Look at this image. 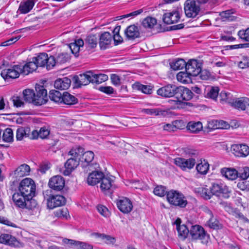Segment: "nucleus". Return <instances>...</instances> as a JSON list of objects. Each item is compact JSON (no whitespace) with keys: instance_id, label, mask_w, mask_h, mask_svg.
I'll return each mask as SVG.
<instances>
[{"instance_id":"nucleus-62","label":"nucleus","mask_w":249,"mask_h":249,"mask_svg":"<svg viewBox=\"0 0 249 249\" xmlns=\"http://www.w3.org/2000/svg\"><path fill=\"white\" fill-rule=\"evenodd\" d=\"M97 210L99 213L105 217H107L109 215V212L108 209L103 205L98 206Z\"/></svg>"},{"instance_id":"nucleus-45","label":"nucleus","mask_w":249,"mask_h":249,"mask_svg":"<svg viewBox=\"0 0 249 249\" xmlns=\"http://www.w3.org/2000/svg\"><path fill=\"white\" fill-rule=\"evenodd\" d=\"M29 132V128H24L20 127L17 129L16 138L18 141H21L25 137H28V133Z\"/></svg>"},{"instance_id":"nucleus-34","label":"nucleus","mask_w":249,"mask_h":249,"mask_svg":"<svg viewBox=\"0 0 249 249\" xmlns=\"http://www.w3.org/2000/svg\"><path fill=\"white\" fill-rule=\"evenodd\" d=\"M188 130L190 132L196 133L202 129V124L200 122H190L187 125Z\"/></svg>"},{"instance_id":"nucleus-3","label":"nucleus","mask_w":249,"mask_h":249,"mask_svg":"<svg viewBox=\"0 0 249 249\" xmlns=\"http://www.w3.org/2000/svg\"><path fill=\"white\" fill-rule=\"evenodd\" d=\"M36 189L35 183L31 178L22 179L18 187V191L27 197H30V199L35 196Z\"/></svg>"},{"instance_id":"nucleus-40","label":"nucleus","mask_w":249,"mask_h":249,"mask_svg":"<svg viewBox=\"0 0 249 249\" xmlns=\"http://www.w3.org/2000/svg\"><path fill=\"white\" fill-rule=\"evenodd\" d=\"M186 62L183 59H178L175 62H173L170 64L171 68L175 71L181 70L185 68L186 69Z\"/></svg>"},{"instance_id":"nucleus-21","label":"nucleus","mask_w":249,"mask_h":249,"mask_svg":"<svg viewBox=\"0 0 249 249\" xmlns=\"http://www.w3.org/2000/svg\"><path fill=\"white\" fill-rule=\"evenodd\" d=\"M112 40V36L108 32L101 34L99 44L101 49L105 50L109 47Z\"/></svg>"},{"instance_id":"nucleus-12","label":"nucleus","mask_w":249,"mask_h":249,"mask_svg":"<svg viewBox=\"0 0 249 249\" xmlns=\"http://www.w3.org/2000/svg\"><path fill=\"white\" fill-rule=\"evenodd\" d=\"M211 189L213 195L222 196L225 198H228L230 196L229 194L231 191L229 187L224 184L214 183L212 184Z\"/></svg>"},{"instance_id":"nucleus-9","label":"nucleus","mask_w":249,"mask_h":249,"mask_svg":"<svg viewBox=\"0 0 249 249\" xmlns=\"http://www.w3.org/2000/svg\"><path fill=\"white\" fill-rule=\"evenodd\" d=\"M20 73H23L21 66L16 65L10 68L3 70L1 71L0 75L5 80H8L10 78H18Z\"/></svg>"},{"instance_id":"nucleus-51","label":"nucleus","mask_w":249,"mask_h":249,"mask_svg":"<svg viewBox=\"0 0 249 249\" xmlns=\"http://www.w3.org/2000/svg\"><path fill=\"white\" fill-rule=\"evenodd\" d=\"M233 14L232 10H228L220 12L219 15L223 20L227 19L228 20L231 21L233 20L234 17L232 16Z\"/></svg>"},{"instance_id":"nucleus-46","label":"nucleus","mask_w":249,"mask_h":249,"mask_svg":"<svg viewBox=\"0 0 249 249\" xmlns=\"http://www.w3.org/2000/svg\"><path fill=\"white\" fill-rule=\"evenodd\" d=\"M183 152L185 155L190 157L189 158H195L196 160L198 159L199 152L197 150L190 147L183 148Z\"/></svg>"},{"instance_id":"nucleus-64","label":"nucleus","mask_w":249,"mask_h":249,"mask_svg":"<svg viewBox=\"0 0 249 249\" xmlns=\"http://www.w3.org/2000/svg\"><path fill=\"white\" fill-rule=\"evenodd\" d=\"M69 58L68 55L66 53H61L57 55L56 62L59 63H64L66 62Z\"/></svg>"},{"instance_id":"nucleus-38","label":"nucleus","mask_w":249,"mask_h":249,"mask_svg":"<svg viewBox=\"0 0 249 249\" xmlns=\"http://www.w3.org/2000/svg\"><path fill=\"white\" fill-rule=\"evenodd\" d=\"M107 79L108 76L107 74H94L93 72V76L91 78V83L99 84L106 81Z\"/></svg>"},{"instance_id":"nucleus-19","label":"nucleus","mask_w":249,"mask_h":249,"mask_svg":"<svg viewBox=\"0 0 249 249\" xmlns=\"http://www.w3.org/2000/svg\"><path fill=\"white\" fill-rule=\"evenodd\" d=\"M185 70L189 75L193 76H198L200 71V64L196 60H190L186 65Z\"/></svg>"},{"instance_id":"nucleus-29","label":"nucleus","mask_w":249,"mask_h":249,"mask_svg":"<svg viewBox=\"0 0 249 249\" xmlns=\"http://www.w3.org/2000/svg\"><path fill=\"white\" fill-rule=\"evenodd\" d=\"M62 103L67 105H75L78 102V99L68 92H64L62 96Z\"/></svg>"},{"instance_id":"nucleus-50","label":"nucleus","mask_w":249,"mask_h":249,"mask_svg":"<svg viewBox=\"0 0 249 249\" xmlns=\"http://www.w3.org/2000/svg\"><path fill=\"white\" fill-rule=\"evenodd\" d=\"M171 103L175 105L174 108L181 109L185 108L187 106H191L192 103L189 102H182L180 100H171Z\"/></svg>"},{"instance_id":"nucleus-61","label":"nucleus","mask_w":249,"mask_h":249,"mask_svg":"<svg viewBox=\"0 0 249 249\" xmlns=\"http://www.w3.org/2000/svg\"><path fill=\"white\" fill-rule=\"evenodd\" d=\"M230 93L226 92L225 91H222L219 94L221 100L225 101L230 104V102H232V100L230 99Z\"/></svg>"},{"instance_id":"nucleus-53","label":"nucleus","mask_w":249,"mask_h":249,"mask_svg":"<svg viewBox=\"0 0 249 249\" xmlns=\"http://www.w3.org/2000/svg\"><path fill=\"white\" fill-rule=\"evenodd\" d=\"M33 104L36 106H41L47 102V98L37 95L35 93Z\"/></svg>"},{"instance_id":"nucleus-24","label":"nucleus","mask_w":249,"mask_h":249,"mask_svg":"<svg viewBox=\"0 0 249 249\" xmlns=\"http://www.w3.org/2000/svg\"><path fill=\"white\" fill-rule=\"evenodd\" d=\"M125 35L127 39L133 40L140 36V32L138 27L135 25L129 26L125 30Z\"/></svg>"},{"instance_id":"nucleus-52","label":"nucleus","mask_w":249,"mask_h":249,"mask_svg":"<svg viewBox=\"0 0 249 249\" xmlns=\"http://www.w3.org/2000/svg\"><path fill=\"white\" fill-rule=\"evenodd\" d=\"M131 187L136 189L146 190L148 186L142 181L134 180L131 182Z\"/></svg>"},{"instance_id":"nucleus-11","label":"nucleus","mask_w":249,"mask_h":249,"mask_svg":"<svg viewBox=\"0 0 249 249\" xmlns=\"http://www.w3.org/2000/svg\"><path fill=\"white\" fill-rule=\"evenodd\" d=\"M196 163L195 158L184 159L177 158L174 160V163L183 171H187L193 169Z\"/></svg>"},{"instance_id":"nucleus-2","label":"nucleus","mask_w":249,"mask_h":249,"mask_svg":"<svg viewBox=\"0 0 249 249\" xmlns=\"http://www.w3.org/2000/svg\"><path fill=\"white\" fill-rule=\"evenodd\" d=\"M12 199L15 205L21 209L33 210L37 205L36 200L33 198L30 199V197H27L18 191L13 194Z\"/></svg>"},{"instance_id":"nucleus-39","label":"nucleus","mask_w":249,"mask_h":249,"mask_svg":"<svg viewBox=\"0 0 249 249\" xmlns=\"http://www.w3.org/2000/svg\"><path fill=\"white\" fill-rule=\"evenodd\" d=\"M219 89L217 87L208 88L206 97L215 100L219 94Z\"/></svg>"},{"instance_id":"nucleus-59","label":"nucleus","mask_w":249,"mask_h":249,"mask_svg":"<svg viewBox=\"0 0 249 249\" xmlns=\"http://www.w3.org/2000/svg\"><path fill=\"white\" fill-rule=\"evenodd\" d=\"M50 131L49 128L46 126L41 127L39 131V138L43 139H45L50 134Z\"/></svg>"},{"instance_id":"nucleus-35","label":"nucleus","mask_w":249,"mask_h":249,"mask_svg":"<svg viewBox=\"0 0 249 249\" xmlns=\"http://www.w3.org/2000/svg\"><path fill=\"white\" fill-rule=\"evenodd\" d=\"M157 24V19L151 17H147L144 18L142 25L145 29H152Z\"/></svg>"},{"instance_id":"nucleus-16","label":"nucleus","mask_w":249,"mask_h":249,"mask_svg":"<svg viewBox=\"0 0 249 249\" xmlns=\"http://www.w3.org/2000/svg\"><path fill=\"white\" fill-rule=\"evenodd\" d=\"M231 106L239 110H245L249 107V99L247 97L235 98L230 102Z\"/></svg>"},{"instance_id":"nucleus-30","label":"nucleus","mask_w":249,"mask_h":249,"mask_svg":"<svg viewBox=\"0 0 249 249\" xmlns=\"http://www.w3.org/2000/svg\"><path fill=\"white\" fill-rule=\"evenodd\" d=\"M30 172V166L26 164H23L17 168L15 171L14 174L17 177H22L28 176Z\"/></svg>"},{"instance_id":"nucleus-4","label":"nucleus","mask_w":249,"mask_h":249,"mask_svg":"<svg viewBox=\"0 0 249 249\" xmlns=\"http://www.w3.org/2000/svg\"><path fill=\"white\" fill-rule=\"evenodd\" d=\"M167 199L172 205L185 208L188 202L184 195L178 191L171 190L167 193Z\"/></svg>"},{"instance_id":"nucleus-31","label":"nucleus","mask_w":249,"mask_h":249,"mask_svg":"<svg viewBox=\"0 0 249 249\" xmlns=\"http://www.w3.org/2000/svg\"><path fill=\"white\" fill-rule=\"evenodd\" d=\"M36 63L33 61V57L32 61L27 63L24 66H21V69L23 74L25 75L28 74L29 73L32 72L36 71L38 67Z\"/></svg>"},{"instance_id":"nucleus-58","label":"nucleus","mask_w":249,"mask_h":249,"mask_svg":"<svg viewBox=\"0 0 249 249\" xmlns=\"http://www.w3.org/2000/svg\"><path fill=\"white\" fill-rule=\"evenodd\" d=\"M76 248L78 249H93V247L88 243L78 241Z\"/></svg>"},{"instance_id":"nucleus-5","label":"nucleus","mask_w":249,"mask_h":249,"mask_svg":"<svg viewBox=\"0 0 249 249\" xmlns=\"http://www.w3.org/2000/svg\"><path fill=\"white\" fill-rule=\"evenodd\" d=\"M190 235L193 240L199 239L203 244L207 245L209 242L210 235L200 225L191 226L190 229Z\"/></svg>"},{"instance_id":"nucleus-55","label":"nucleus","mask_w":249,"mask_h":249,"mask_svg":"<svg viewBox=\"0 0 249 249\" xmlns=\"http://www.w3.org/2000/svg\"><path fill=\"white\" fill-rule=\"evenodd\" d=\"M155 195L159 196H163L165 194L167 195L168 192L166 191V188L162 185L156 186L153 191Z\"/></svg>"},{"instance_id":"nucleus-1","label":"nucleus","mask_w":249,"mask_h":249,"mask_svg":"<svg viewBox=\"0 0 249 249\" xmlns=\"http://www.w3.org/2000/svg\"><path fill=\"white\" fill-rule=\"evenodd\" d=\"M84 152V149L81 147H78L71 149L69 152V155L72 157L69 159L65 163V169L63 171V175L69 176L78 166L80 157Z\"/></svg>"},{"instance_id":"nucleus-20","label":"nucleus","mask_w":249,"mask_h":249,"mask_svg":"<svg viewBox=\"0 0 249 249\" xmlns=\"http://www.w3.org/2000/svg\"><path fill=\"white\" fill-rule=\"evenodd\" d=\"M118 209L124 213H130L133 209L131 201L127 198L124 197L120 199L117 203Z\"/></svg>"},{"instance_id":"nucleus-57","label":"nucleus","mask_w":249,"mask_h":249,"mask_svg":"<svg viewBox=\"0 0 249 249\" xmlns=\"http://www.w3.org/2000/svg\"><path fill=\"white\" fill-rule=\"evenodd\" d=\"M238 35L239 37L245 41H249V28L245 30H240Z\"/></svg>"},{"instance_id":"nucleus-8","label":"nucleus","mask_w":249,"mask_h":249,"mask_svg":"<svg viewBox=\"0 0 249 249\" xmlns=\"http://www.w3.org/2000/svg\"><path fill=\"white\" fill-rule=\"evenodd\" d=\"M100 181V188L102 191L106 195L112 194L116 188L113 177H105L103 175Z\"/></svg>"},{"instance_id":"nucleus-43","label":"nucleus","mask_w":249,"mask_h":249,"mask_svg":"<svg viewBox=\"0 0 249 249\" xmlns=\"http://www.w3.org/2000/svg\"><path fill=\"white\" fill-rule=\"evenodd\" d=\"M85 42L89 48H94L97 46L98 39L95 35H90L86 37Z\"/></svg>"},{"instance_id":"nucleus-37","label":"nucleus","mask_w":249,"mask_h":249,"mask_svg":"<svg viewBox=\"0 0 249 249\" xmlns=\"http://www.w3.org/2000/svg\"><path fill=\"white\" fill-rule=\"evenodd\" d=\"M177 230L179 237L182 240L185 239L188 234H190V230H189L188 228L184 224L179 226L177 228Z\"/></svg>"},{"instance_id":"nucleus-63","label":"nucleus","mask_w":249,"mask_h":249,"mask_svg":"<svg viewBox=\"0 0 249 249\" xmlns=\"http://www.w3.org/2000/svg\"><path fill=\"white\" fill-rule=\"evenodd\" d=\"M142 12H143L142 9H139V10L133 11L129 14H127L126 15H124L118 17H117V18H118V19H120L128 18V17H135L137 15L141 14Z\"/></svg>"},{"instance_id":"nucleus-7","label":"nucleus","mask_w":249,"mask_h":249,"mask_svg":"<svg viewBox=\"0 0 249 249\" xmlns=\"http://www.w3.org/2000/svg\"><path fill=\"white\" fill-rule=\"evenodd\" d=\"M184 9L186 17L191 18H196L200 11L199 5L194 0H187L184 3Z\"/></svg>"},{"instance_id":"nucleus-28","label":"nucleus","mask_w":249,"mask_h":249,"mask_svg":"<svg viewBox=\"0 0 249 249\" xmlns=\"http://www.w3.org/2000/svg\"><path fill=\"white\" fill-rule=\"evenodd\" d=\"M34 5V0H27L20 3L18 10L21 14H27L32 9Z\"/></svg>"},{"instance_id":"nucleus-42","label":"nucleus","mask_w":249,"mask_h":249,"mask_svg":"<svg viewBox=\"0 0 249 249\" xmlns=\"http://www.w3.org/2000/svg\"><path fill=\"white\" fill-rule=\"evenodd\" d=\"M62 94L59 91L55 90H52L49 93V98L52 100L56 103H62Z\"/></svg>"},{"instance_id":"nucleus-60","label":"nucleus","mask_w":249,"mask_h":249,"mask_svg":"<svg viewBox=\"0 0 249 249\" xmlns=\"http://www.w3.org/2000/svg\"><path fill=\"white\" fill-rule=\"evenodd\" d=\"M99 90L107 94L111 95L114 93V89L110 86H101L99 88Z\"/></svg>"},{"instance_id":"nucleus-17","label":"nucleus","mask_w":249,"mask_h":249,"mask_svg":"<svg viewBox=\"0 0 249 249\" xmlns=\"http://www.w3.org/2000/svg\"><path fill=\"white\" fill-rule=\"evenodd\" d=\"M49 186L55 191L62 190L65 186L64 178L60 176H55L50 179Z\"/></svg>"},{"instance_id":"nucleus-6","label":"nucleus","mask_w":249,"mask_h":249,"mask_svg":"<svg viewBox=\"0 0 249 249\" xmlns=\"http://www.w3.org/2000/svg\"><path fill=\"white\" fill-rule=\"evenodd\" d=\"M33 61L36 63L38 67H46L48 70L53 69L56 64L54 57L52 55L49 57L45 53H40L37 56L34 57Z\"/></svg>"},{"instance_id":"nucleus-22","label":"nucleus","mask_w":249,"mask_h":249,"mask_svg":"<svg viewBox=\"0 0 249 249\" xmlns=\"http://www.w3.org/2000/svg\"><path fill=\"white\" fill-rule=\"evenodd\" d=\"M180 18L179 12L175 11L172 12L165 13L163 15L162 19L166 24L169 25L178 22Z\"/></svg>"},{"instance_id":"nucleus-48","label":"nucleus","mask_w":249,"mask_h":249,"mask_svg":"<svg viewBox=\"0 0 249 249\" xmlns=\"http://www.w3.org/2000/svg\"><path fill=\"white\" fill-rule=\"evenodd\" d=\"M136 88L139 90L142 91L145 94H150L153 92V87L149 85H143L138 83L135 85Z\"/></svg>"},{"instance_id":"nucleus-26","label":"nucleus","mask_w":249,"mask_h":249,"mask_svg":"<svg viewBox=\"0 0 249 249\" xmlns=\"http://www.w3.org/2000/svg\"><path fill=\"white\" fill-rule=\"evenodd\" d=\"M71 80L68 77H64L57 79L54 84V87L60 90L68 89L71 85Z\"/></svg>"},{"instance_id":"nucleus-27","label":"nucleus","mask_w":249,"mask_h":249,"mask_svg":"<svg viewBox=\"0 0 249 249\" xmlns=\"http://www.w3.org/2000/svg\"><path fill=\"white\" fill-rule=\"evenodd\" d=\"M103 177V173L101 172L94 171L90 173L87 178V182L89 185H95Z\"/></svg>"},{"instance_id":"nucleus-25","label":"nucleus","mask_w":249,"mask_h":249,"mask_svg":"<svg viewBox=\"0 0 249 249\" xmlns=\"http://www.w3.org/2000/svg\"><path fill=\"white\" fill-rule=\"evenodd\" d=\"M220 173L229 180H233L238 178L237 170L233 168H222L220 169Z\"/></svg>"},{"instance_id":"nucleus-54","label":"nucleus","mask_w":249,"mask_h":249,"mask_svg":"<svg viewBox=\"0 0 249 249\" xmlns=\"http://www.w3.org/2000/svg\"><path fill=\"white\" fill-rule=\"evenodd\" d=\"M81 155H82V160L88 164L93 160L94 157L93 152L91 151L86 152L84 153L83 152Z\"/></svg>"},{"instance_id":"nucleus-41","label":"nucleus","mask_w":249,"mask_h":249,"mask_svg":"<svg viewBox=\"0 0 249 249\" xmlns=\"http://www.w3.org/2000/svg\"><path fill=\"white\" fill-rule=\"evenodd\" d=\"M23 95L24 101L33 104L34 97H35L34 90L30 89H24L23 91Z\"/></svg>"},{"instance_id":"nucleus-18","label":"nucleus","mask_w":249,"mask_h":249,"mask_svg":"<svg viewBox=\"0 0 249 249\" xmlns=\"http://www.w3.org/2000/svg\"><path fill=\"white\" fill-rule=\"evenodd\" d=\"M189 89L182 86L177 87L176 96L178 99L189 101L193 98L194 93Z\"/></svg>"},{"instance_id":"nucleus-14","label":"nucleus","mask_w":249,"mask_h":249,"mask_svg":"<svg viewBox=\"0 0 249 249\" xmlns=\"http://www.w3.org/2000/svg\"><path fill=\"white\" fill-rule=\"evenodd\" d=\"M65 203L66 198L61 195H52L47 199V206L51 209L61 206Z\"/></svg>"},{"instance_id":"nucleus-13","label":"nucleus","mask_w":249,"mask_h":249,"mask_svg":"<svg viewBox=\"0 0 249 249\" xmlns=\"http://www.w3.org/2000/svg\"><path fill=\"white\" fill-rule=\"evenodd\" d=\"M177 86L173 84H168L160 88L157 91V94L164 97H171L176 94Z\"/></svg>"},{"instance_id":"nucleus-23","label":"nucleus","mask_w":249,"mask_h":249,"mask_svg":"<svg viewBox=\"0 0 249 249\" xmlns=\"http://www.w3.org/2000/svg\"><path fill=\"white\" fill-rule=\"evenodd\" d=\"M0 243L16 247L18 246L19 243L16 238L11 235L9 234L2 233L0 235Z\"/></svg>"},{"instance_id":"nucleus-32","label":"nucleus","mask_w":249,"mask_h":249,"mask_svg":"<svg viewBox=\"0 0 249 249\" xmlns=\"http://www.w3.org/2000/svg\"><path fill=\"white\" fill-rule=\"evenodd\" d=\"M195 192L198 193L202 197L207 200L210 199L213 196L211 188L209 189L205 187H199L196 188Z\"/></svg>"},{"instance_id":"nucleus-15","label":"nucleus","mask_w":249,"mask_h":249,"mask_svg":"<svg viewBox=\"0 0 249 249\" xmlns=\"http://www.w3.org/2000/svg\"><path fill=\"white\" fill-rule=\"evenodd\" d=\"M231 150L235 156L238 157H245L249 154V147L246 144H233Z\"/></svg>"},{"instance_id":"nucleus-10","label":"nucleus","mask_w":249,"mask_h":249,"mask_svg":"<svg viewBox=\"0 0 249 249\" xmlns=\"http://www.w3.org/2000/svg\"><path fill=\"white\" fill-rule=\"evenodd\" d=\"M93 76V72L88 71L86 72L75 75L73 77V81L76 88H80L81 86L88 85L91 83V78Z\"/></svg>"},{"instance_id":"nucleus-36","label":"nucleus","mask_w":249,"mask_h":249,"mask_svg":"<svg viewBox=\"0 0 249 249\" xmlns=\"http://www.w3.org/2000/svg\"><path fill=\"white\" fill-rule=\"evenodd\" d=\"M206 225L211 229L213 230L221 229L223 228L222 224L214 216L209 218Z\"/></svg>"},{"instance_id":"nucleus-49","label":"nucleus","mask_w":249,"mask_h":249,"mask_svg":"<svg viewBox=\"0 0 249 249\" xmlns=\"http://www.w3.org/2000/svg\"><path fill=\"white\" fill-rule=\"evenodd\" d=\"M3 140L5 142H10L13 139V130L10 128H6L3 132L2 135Z\"/></svg>"},{"instance_id":"nucleus-56","label":"nucleus","mask_w":249,"mask_h":249,"mask_svg":"<svg viewBox=\"0 0 249 249\" xmlns=\"http://www.w3.org/2000/svg\"><path fill=\"white\" fill-rule=\"evenodd\" d=\"M36 93L37 95H41L47 98V90L45 89L43 86L36 84L35 87Z\"/></svg>"},{"instance_id":"nucleus-44","label":"nucleus","mask_w":249,"mask_h":249,"mask_svg":"<svg viewBox=\"0 0 249 249\" xmlns=\"http://www.w3.org/2000/svg\"><path fill=\"white\" fill-rule=\"evenodd\" d=\"M237 177L243 180H246L249 177V167L247 166L239 167L237 170Z\"/></svg>"},{"instance_id":"nucleus-47","label":"nucleus","mask_w":249,"mask_h":249,"mask_svg":"<svg viewBox=\"0 0 249 249\" xmlns=\"http://www.w3.org/2000/svg\"><path fill=\"white\" fill-rule=\"evenodd\" d=\"M142 112L149 115H164L166 112L159 108L143 109Z\"/></svg>"},{"instance_id":"nucleus-33","label":"nucleus","mask_w":249,"mask_h":249,"mask_svg":"<svg viewBox=\"0 0 249 249\" xmlns=\"http://www.w3.org/2000/svg\"><path fill=\"white\" fill-rule=\"evenodd\" d=\"M209 169V164L205 160H200V162L196 164V170L201 175H206Z\"/></svg>"}]
</instances>
